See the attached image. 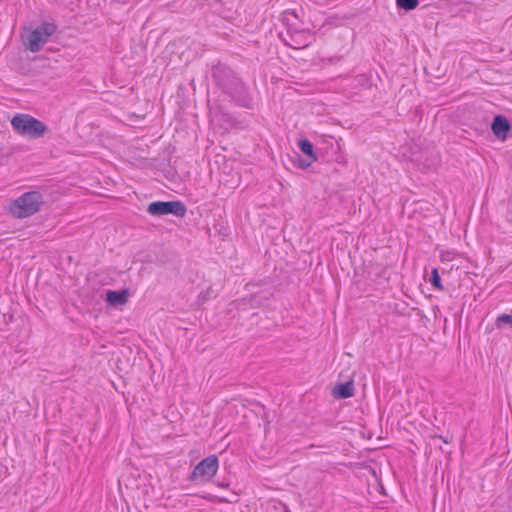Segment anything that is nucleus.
Returning <instances> with one entry per match:
<instances>
[{
    "mask_svg": "<svg viewBox=\"0 0 512 512\" xmlns=\"http://www.w3.org/2000/svg\"><path fill=\"white\" fill-rule=\"evenodd\" d=\"M496 325L498 328H502L504 325H509L512 328V315L501 314L496 319Z\"/></svg>",
    "mask_w": 512,
    "mask_h": 512,
    "instance_id": "nucleus-14",
    "label": "nucleus"
},
{
    "mask_svg": "<svg viewBox=\"0 0 512 512\" xmlns=\"http://www.w3.org/2000/svg\"><path fill=\"white\" fill-rule=\"evenodd\" d=\"M354 385L352 381H348L345 383H338L333 389H332V396L335 399H347L354 395Z\"/></svg>",
    "mask_w": 512,
    "mask_h": 512,
    "instance_id": "nucleus-9",
    "label": "nucleus"
},
{
    "mask_svg": "<svg viewBox=\"0 0 512 512\" xmlns=\"http://www.w3.org/2000/svg\"><path fill=\"white\" fill-rule=\"evenodd\" d=\"M219 467L218 457L216 455H209L202 459L193 469L189 480L203 483L209 482L216 474Z\"/></svg>",
    "mask_w": 512,
    "mask_h": 512,
    "instance_id": "nucleus-6",
    "label": "nucleus"
},
{
    "mask_svg": "<svg viewBox=\"0 0 512 512\" xmlns=\"http://www.w3.org/2000/svg\"><path fill=\"white\" fill-rule=\"evenodd\" d=\"M147 212L152 216L174 215L183 218L187 213V207L179 200L153 201L148 205Z\"/></svg>",
    "mask_w": 512,
    "mask_h": 512,
    "instance_id": "nucleus-5",
    "label": "nucleus"
},
{
    "mask_svg": "<svg viewBox=\"0 0 512 512\" xmlns=\"http://www.w3.org/2000/svg\"><path fill=\"white\" fill-rule=\"evenodd\" d=\"M429 281L433 288H435L437 290H441V291L444 290V287L441 283V277L439 275L438 269H436V268L432 269Z\"/></svg>",
    "mask_w": 512,
    "mask_h": 512,
    "instance_id": "nucleus-12",
    "label": "nucleus"
},
{
    "mask_svg": "<svg viewBox=\"0 0 512 512\" xmlns=\"http://www.w3.org/2000/svg\"><path fill=\"white\" fill-rule=\"evenodd\" d=\"M419 0H396V5L405 11L414 10L418 6Z\"/></svg>",
    "mask_w": 512,
    "mask_h": 512,
    "instance_id": "nucleus-13",
    "label": "nucleus"
},
{
    "mask_svg": "<svg viewBox=\"0 0 512 512\" xmlns=\"http://www.w3.org/2000/svg\"><path fill=\"white\" fill-rule=\"evenodd\" d=\"M292 162L294 163V165L297 168L307 169L314 162V160H310L307 157L304 159V158L301 157V155H299L298 153H295V156L292 159Z\"/></svg>",
    "mask_w": 512,
    "mask_h": 512,
    "instance_id": "nucleus-11",
    "label": "nucleus"
},
{
    "mask_svg": "<svg viewBox=\"0 0 512 512\" xmlns=\"http://www.w3.org/2000/svg\"><path fill=\"white\" fill-rule=\"evenodd\" d=\"M506 218L509 223H512V202L510 203V207L507 211Z\"/></svg>",
    "mask_w": 512,
    "mask_h": 512,
    "instance_id": "nucleus-15",
    "label": "nucleus"
},
{
    "mask_svg": "<svg viewBox=\"0 0 512 512\" xmlns=\"http://www.w3.org/2000/svg\"><path fill=\"white\" fill-rule=\"evenodd\" d=\"M211 77L215 85L237 106L253 109V97L249 88L236 71L221 62L212 66Z\"/></svg>",
    "mask_w": 512,
    "mask_h": 512,
    "instance_id": "nucleus-1",
    "label": "nucleus"
},
{
    "mask_svg": "<svg viewBox=\"0 0 512 512\" xmlns=\"http://www.w3.org/2000/svg\"><path fill=\"white\" fill-rule=\"evenodd\" d=\"M511 128L512 127L508 119L501 114L496 115L491 123V130L493 134L500 140H505L508 137V133Z\"/></svg>",
    "mask_w": 512,
    "mask_h": 512,
    "instance_id": "nucleus-7",
    "label": "nucleus"
},
{
    "mask_svg": "<svg viewBox=\"0 0 512 512\" xmlns=\"http://www.w3.org/2000/svg\"><path fill=\"white\" fill-rule=\"evenodd\" d=\"M11 126L17 134L30 139L43 138L49 132V127L44 122L25 113L14 115Z\"/></svg>",
    "mask_w": 512,
    "mask_h": 512,
    "instance_id": "nucleus-2",
    "label": "nucleus"
},
{
    "mask_svg": "<svg viewBox=\"0 0 512 512\" xmlns=\"http://www.w3.org/2000/svg\"><path fill=\"white\" fill-rule=\"evenodd\" d=\"M128 290H108L106 292V302L111 306H119L126 304L128 300Z\"/></svg>",
    "mask_w": 512,
    "mask_h": 512,
    "instance_id": "nucleus-8",
    "label": "nucleus"
},
{
    "mask_svg": "<svg viewBox=\"0 0 512 512\" xmlns=\"http://www.w3.org/2000/svg\"><path fill=\"white\" fill-rule=\"evenodd\" d=\"M451 255L452 253L451 252H443L441 253V260H451Z\"/></svg>",
    "mask_w": 512,
    "mask_h": 512,
    "instance_id": "nucleus-16",
    "label": "nucleus"
},
{
    "mask_svg": "<svg viewBox=\"0 0 512 512\" xmlns=\"http://www.w3.org/2000/svg\"><path fill=\"white\" fill-rule=\"evenodd\" d=\"M437 437H438L439 439H441L444 443H446V444H447V443H449V441H448V439H447V438H445V437H443V436H441V435H439V436H437Z\"/></svg>",
    "mask_w": 512,
    "mask_h": 512,
    "instance_id": "nucleus-18",
    "label": "nucleus"
},
{
    "mask_svg": "<svg viewBox=\"0 0 512 512\" xmlns=\"http://www.w3.org/2000/svg\"><path fill=\"white\" fill-rule=\"evenodd\" d=\"M287 16H293L294 18H297V15H296V13H295V12H289V11H286V12H285V17H287Z\"/></svg>",
    "mask_w": 512,
    "mask_h": 512,
    "instance_id": "nucleus-17",
    "label": "nucleus"
},
{
    "mask_svg": "<svg viewBox=\"0 0 512 512\" xmlns=\"http://www.w3.org/2000/svg\"><path fill=\"white\" fill-rule=\"evenodd\" d=\"M297 145H298V148L300 149V151L307 158H309L310 160H314V161H316L318 159L317 155L314 151V146L310 140H308L307 138H301L298 140Z\"/></svg>",
    "mask_w": 512,
    "mask_h": 512,
    "instance_id": "nucleus-10",
    "label": "nucleus"
},
{
    "mask_svg": "<svg viewBox=\"0 0 512 512\" xmlns=\"http://www.w3.org/2000/svg\"><path fill=\"white\" fill-rule=\"evenodd\" d=\"M43 203V196L39 191H29L13 200L9 211L17 218H26L39 212Z\"/></svg>",
    "mask_w": 512,
    "mask_h": 512,
    "instance_id": "nucleus-3",
    "label": "nucleus"
},
{
    "mask_svg": "<svg viewBox=\"0 0 512 512\" xmlns=\"http://www.w3.org/2000/svg\"><path fill=\"white\" fill-rule=\"evenodd\" d=\"M57 30V26L51 22H44L35 29L28 31L22 36L23 44L27 50L32 53L39 52L48 38Z\"/></svg>",
    "mask_w": 512,
    "mask_h": 512,
    "instance_id": "nucleus-4",
    "label": "nucleus"
}]
</instances>
